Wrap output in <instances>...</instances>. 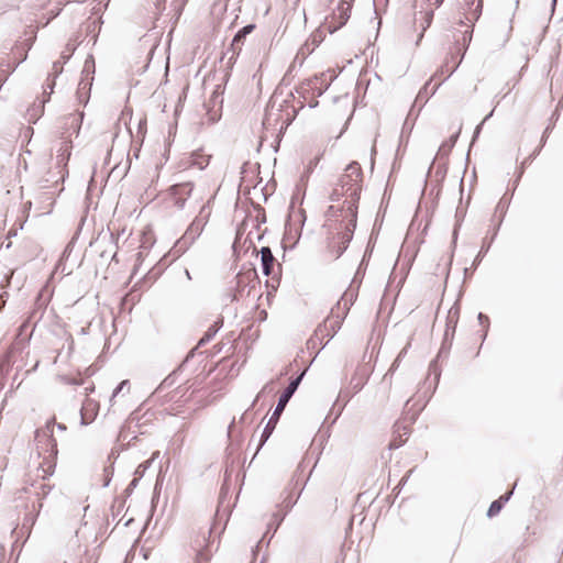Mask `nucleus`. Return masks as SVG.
<instances>
[{"label": "nucleus", "instance_id": "1", "mask_svg": "<svg viewBox=\"0 0 563 563\" xmlns=\"http://www.w3.org/2000/svg\"><path fill=\"white\" fill-rule=\"evenodd\" d=\"M362 191H352L350 188H342V191H336V186H333L329 199V206L325 217L328 221H339L340 218L349 219L350 224L357 222L358 202Z\"/></svg>", "mask_w": 563, "mask_h": 563}, {"label": "nucleus", "instance_id": "2", "mask_svg": "<svg viewBox=\"0 0 563 563\" xmlns=\"http://www.w3.org/2000/svg\"><path fill=\"white\" fill-rule=\"evenodd\" d=\"M55 419L46 422L43 428L35 432L36 448L38 454L43 455V461L40 463V468L43 472V478L52 475L56 466L57 444L53 438Z\"/></svg>", "mask_w": 563, "mask_h": 563}, {"label": "nucleus", "instance_id": "3", "mask_svg": "<svg viewBox=\"0 0 563 563\" xmlns=\"http://www.w3.org/2000/svg\"><path fill=\"white\" fill-rule=\"evenodd\" d=\"M327 227L331 235L328 241L329 257L336 260L343 254L351 242L356 222L350 224L349 219L340 218L339 221L330 222L327 220Z\"/></svg>", "mask_w": 563, "mask_h": 563}, {"label": "nucleus", "instance_id": "4", "mask_svg": "<svg viewBox=\"0 0 563 563\" xmlns=\"http://www.w3.org/2000/svg\"><path fill=\"white\" fill-rule=\"evenodd\" d=\"M457 2L461 16L459 20L460 29L456 31L464 35V44L471 43L473 26L482 14L483 0H457Z\"/></svg>", "mask_w": 563, "mask_h": 563}, {"label": "nucleus", "instance_id": "5", "mask_svg": "<svg viewBox=\"0 0 563 563\" xmlns=\"http://www.w3.org/2000/svg\"><path fill=\"white\" fill-rule=\"evenodd\" d=\"M345 319L331 309L324 321L317 327L309 340L312 347H323L341 329Z\"/></svg>", "mask_w": 563, "mask_h": 563}, {"label": "nucleus", "instance_id": "6", "mask_svg": "<svg viewBox=\"0 0 563 563\" xmlns=\"http://www.w3.org/2000/svg\"><path fill=\"white\" fill-rule=\"evenodd\" d=\"M468 45L470 43L464 44V35H461V37H456L454 51L451 53L450 57H448L444 60L442 66L435 71V74L431 78V80L437 81L435 87L440 86L456 70V68L462 62V58Z\"/></svg>", "mask_w": 563, "mask_h": 563}, {"label": "nucleus", "instance_id": "7", "mask_svg": "<svg viewBox=\"0 0 563 563\" xmlns=\"http://www.w3.org/2000/svg\"><path fill=\"white\" fill-rule=\"evenodd\" d=\"M353 0H340L331 14L325 18L324 30L332 34L343 27L351 16Z\"/></svg>", "mask_w": 563, "mask_h": 563}, {"label": "nucleus", "instance_id": "8", "mask_svg": "<svg viewBox=\"0 0 563 563\" xmlns=\"http://www.w3.org/2000/svg\"><path fill=\"white\" fill-rule=\"evenodd\" d=\"M336 191H342V188H350L352 191H362L363 187V170L361 165L352 162L346 166L343 174L340 175L336 183Z\"/></svg>", "mask_w": 563, "mask_h": 563}, {"label": "nucleus", "instance_id": "9", "mask_svg": "<svg viewBox=\"0 0 563 563\" xmlns=\"http://www.w3.org/2000/svg\"><path fill=\"white\" fill-rule=\"evenodd\" d=\"M443 1L444 0H423L424 5L419 12H417L415 16V25L418 30H420L416 45H419L424 35V32L432 23L434 10L438 9L443 3Z\"/></svg>", "mask_w": 563, "mask_h": 563}, {"label": "nucleus", "instance_id": "10", "mask_svg": "<svg viewBox=\"0 0 563 563\" xmlns=\"http://www.w3.org/2000/svg\"><path fill=\"white\" fill-rule=\"evenodd\" d=\"M358 285L355 286L351 284L338 300L335 306L332 307V310L345 319L351 307L354 305L358 297Z\"/></svg>", "mask_w": 563, "mask_h": 563}, {"label": "nucleus", "instance_id": "11", "mask_svg": "<svg viewBox=\"0 0 563 563\" xmlns=\"http://www.w3.org/2000/svg\"><path fill=\"white\" fill-rule=\"evenodd\" d=\"M374 371L371 362H363L356 366L351 377L350 385L354 393H358L367 383Z\"/></svg>", "mask_w": 563, "mask_h": 563}, {"label": "nucleus", "instance_id": "12", "mask_svg": "<svg viewBox=\"0 0 563 563\" xmlns=\"http://www.w3.org/2000/svg\"><path fill=\"white\" fill-rule=\"evenodd\" d=\"M194 184L191 181L173 185L169 188L172 200L177 207H183L187 199L191 196Z\"/></svg>", "mask_w": 563, "mask_h": 563}, {"label": "nucleus", "instance_id": "13", "mask_svg": "<svg viewBox=\"0 0 563 563\" xmlns=\"http://www.w3.org/2000/svg\"><path fill=\"white\" fill-rule=\"evenodd\" d=\"M250 285V288L247 290V296L251 295V291L256 288V286L260 285V282L256 279L255 273H246V274H239L236 276V287H238V294L234 295V299H240L243 296V288L244 286Z\"/></svg>", "mask_w": 563, "mask_h": 563}, {"label": "nucleus", "instance_id": "14", "mask_svg": "<svg viewBox=\"0 0 563 563\" xmlns=\"http://www.w3.org/2000/svg\"><path fill=\"white\" fill-rule=\"evenodd\" d=\"M261 260H262V266H263V273L266 276L274 275L275 268H279V264L277 263L276 258L273 256V253L269 247L265 246L261 250Z\"/></svg>", "mask_w": 563, "mask_h": 563}, {"label": "nucleus", "instance_id": "15", "mask_svg": "<svg viewBox=\"0 0 563 563\" xmlns=\"http://www.w3.org/2000/svg\"><path fill=\"white\" fill-rule=\"evenodd\" d=\"M57 163L63 168L62 170V180H64L65 176L68 174L66 170L67 163L71 155V143L70 141H63L58 151Z\"/></svg>", "mask_w": 563, "mask_h": 563}, {"label": "nucleus", "instance_id": "16", "mask_svg": "<svg viewBox=\"0 0 563 563\" xmlns=\"http://www.w3.org/2000/svg\"><path fill=\"white\" fill-rule=\"evenodd\" d=\"M285 407H286L285 405H283L282 402L278 401L277 407L275 408L272 417L269 418V420L263 431L262 443H264L271 437Z\"/></svg>", "mask_w": 563, "mask_h": 563}, {"label": "nucleus", "instance_id": "17", "mask_svg": "<svg viewBox=\"0 0 563 563\" xmlns=\"http://www.w3.org/2000/svg\"><path fill=\"white\" fill-rule=\"evenodd\" d=\"M25 35L27 36L23 43H22V53L20 54V62H23L27 57V51L32 47L36 40V29L31 27L29 31L25 32Z\"/></svg>", "mask_w": 563, "mask_h": 563}, {"label": "nucleus", "instance_id": "18", "mask_svg": "<svg viewBox=\"0 0 563 563\" xmlns=\"http://www.w3.org/2000/svg\"><path fill=\"white\" fill-rule=\"evenodd\" d=\"M302 375H303V373L301 375H299L296 379L290 382V384L287 386V388L280 395L279 400H278L279 402H282L285 406L287 405V402L289 401V399L291 398V396L298 388L300 380L302 378Z\"/></svg>", "mask_w": 563, "mask_h": 563}, {"label": "nucleus", "instance_id": "19", "mask_svg": "<svg viewBox=\"0 0 563 563\" xmlns=\"http://www.w3.org/2000/svg\"><path fill=\"white\" fill-rule=\"evenodd\" d=\"M302 375H303V373L301 375H299L296 379L290 382V384L287 386V388L280 395L279 400H278L279 402H282L285 406L287 405V402L289 401V399L291 398V396L298 388L300 380L302 378Z\"/></svg>", "mask_w": 563, "mask_h": 563}, {"label": "nucleus", "instance_id": "20", "mask_svg": "<svg viewBox=\"0 0 563 563\" xmlns=\"http://www.w3.org/2000/svg\"><path fill=\"white\" fill-rule=\"evenodd\" d=\"M302 375H303V373L301 375H299L296 379L290 382V384L287 386V388L280 395L279 400H278L279 402H282L285 406L287 405V402L289 401V399L291 398V396L298 388L300 380L302 378Z\"/></svg>", "mask_w": 563, "mask_h": 563}, {"label": "nucleus", "instance_id": "21", "mask_svg": "<svg viewBox=\"0 0 563 563\" xmlns=\"http://www.w3.org/2000/svg\"><path fill=\"white\" fill-rule=\"evenodd\" d=\"M324 38L323 31L317 30L311 34L310 38L306 42L305 48L312 52Z\"/></svg>", "mask_w": 563, "mask_h": 563}, {"label": "nucleus", "instance_id": "22", "mask_svg": "<svg viewBox=\"0 0 563 563\" xmlns=\"http://www.w3.org/2000/svg\"><path fill=\"white\" fill-rule=\"evenodd\" d=\"M509 495H510V493L505 496H501L499 499L492 503V505L487 511L488 517H494L499 514V511L503 508L504 503H506L509 499Z\"/></svg>", "mask_w": 563, "mask_h": 563}, {"label": "nucleus", "instance_id": "23", "mask_svg": "<svg viewBox=\"0 0 563 563\" xmlns=\"http://www.w3.org/2000/svg\"><path fill=\"white\" fill-rule=\"evenodd\" d=\"M25 0H0V10L3 13L18 10Z\"/></svg>", "mask_w": 563, "mask_h": 563}, {"label": "nucleus", "instance_id": "24", "mask_svg": "<svg viewBox=\"0 0 563 563\" xmlns=\"http://www.w3.org/2000/svg\"><path fill=\"white\" fill-rule=\"evenodd\" d=\"M210 560L211 552L209 547L206 544L197 551L194 563H210Z\"/></svg>", "mask_w": 563, "mask_h": 563}, {"label": "nucleus", "instance_id": "25", "mask_svg": "<svg viewBox=\"0 0 563 563\" xmlns=\"http://www.w3.org/2000/svg\"><path fill=\"white\" fill-rule=\"evenodd\" d=\"M408 434H409V430L406 427H404L402 433L399 432L398 437H394L391 439V441L389 443V449L395 450V449H398L399 446H401L407 441Z\"/></svg>", "mask_w": 563, "mask_h": 563}, {"label": "nucleus", "instance_id": "26", "mask_svg": "<svg viewBox=\"0 0 563 563\" xmlns=\"http://www.w3.org/2000/svg\"><path fill=\"white\" fill-rule=\"evenodd\" d=\"M55 84H56V78L47 76L46 85H45L44 90H43V97L44 98L42 100V107L44 106V103L46 101L49 100V96L54 91Z\"/></svg>", "mask_w": 563, "mask_h": 563}, {"label": "nucleus", "instance_id": "27", "mask_svg": "<svg viewBox=\"0 0 563 563\" xmlns=\"http://www.w3.org/2000/svg\"><path fill=\"white\" fill-rule=\"evenodd\" d=\"M98 555L95 550L86 549L78 563H97Z\"/></svg>", "mask_w": 563, "mask_h": 563}, {"label": "nucleus", "instance_id": "28", "mask_svg": "<svg viewBox=\"0 0 563 563\" xmlns=\"http://www.w3.org/2000/svg\"><path fill=\"white\" fill-rule=\"evenodd\" d=\"M460 132H461V126H457L456 130L454 131V133L450 136V140L444 142L440 146V152H444L446 147H448V150H451L454 146V144L460 135Z\"/></svg>", "mask_w": 563, "mask_h": 563}, {"label": "nucleus", "instance_id": "29", "mask_svg": "<svg viewBox=\"0 0 563 563\" xmlns=\"http://www.w3.org/2000/svg\"><path fill=\"white\" fill-rule=\"evenodd\" d=\"M75 52V45L73 43H67L65 48L60 52L59 58L63 63H67L68 59L73 56Z\"/></svg>", "mask_w": 563, "mask_h": 563}, {"label": "nucleus", "instance_id": "30", "mask_svg": "<svg viewBox=\"0 0 563 563\" xmlns=\"http://www.w3.org/2000/svg\"><path fill=\"white\" fill-rule=\"evenodd\" d=\"M64 64L65 63H63L60 58L55 60L52 65V71L48 74V76L57 78V76L63 73Z\"/></svg>", "mask_w": 563, "mask_h": 563}, {"label": "nucleus", "instance_id": "31", "mask_svg": "<svg viewBox=\"0 0 563 563\" xmlns=\"http://www.w3.org/2000/svg\"><path fill=\"white\" fill-rule=\"evenodd\" d=\"M96 405L92 401H87L85 406L82 407L81 413H82V420L85 423H89L93 419V415H91L89 418L87 417V411L91 409V411L95 410Z\"/></svg>", "mask_w": 563, "mask_h": 563}, {"label": "nucleus", "instance_id": "32", "mask_svg": "<svg viewBox=\"0 0 563 563\" xmlns=\"http://www.w3.org/2000/svg\"><path fill=\"white\" fill-rule=\"evenodd\" d=\"M246 36H243L240 32H238L232 41V48L235 51L238 49V53L241 51V46L238 47V44L241 43Z\"/></svg>", "mask_w": 563, "mask_h": 563}, {"label": "nucleus", "instance_id": "33", "mask_svg": "<svg viewBox=\"0 0 563 563\" xmlns=\"http://www.w3.org/2000/svg\"><path fill=\"white\" fill-rule=\"evenodd\" d=\"M217 332V328H210L205 335L200 339V344L209 341L211 336Z\"/></svg>", "mask_w": 563, "mask_h": 563}, {"label": "nucleus", "instance_id": "34", "mask_svg": "<svg viewBox=\"0 0 563 563\" xmlns=\"http://www.w3.org/2000/svg\"><path fill=\"white\" fill-rule=\"evenodd\" d=\"M255 29V25L254 24H249L244 27H242L239 32L243 35V36H246L247 34H250L251 32H253V30Z\"/></svg>", "mask_w": 563, "mask_h": 563}, {"label": "nucleus", "instance_id": "35", "mask_svg": "<svg viewBox=\"0 0 563 563\" xmlns=\"http://www.w3.org/2000/svg\"><path fill=\"white\" fill-rule=\"evenodd\" d=\"M255 29V25L254 24H249L244 27H242L239 32L243 35V36H246L247 34H250L251 32H253V30Z\"/></svg>", "mask_w": 563, "mask_h": 563}, {"label": "nucleus", "instance_id": "36", "mask_svg": "<svg viewBox=\"0 0 563 563\" xmlns=\"http://www.w3.org/2000/svg\"><path fill=\"white\" fill-rule=\"evenodd\" d=\"M255 29V25L254 24H249L244 27H242L239 32L243 35V36H246L247 34H250L251 32H253V30Z\"/></svg>", "mask_w": 563, "mask_h": 563}, {"label": "nucleus", "instance_id": "37", "mask_svg": "<svg viewBox=\"0 0 563 563\" xmlns=\"http://www.w3.org/2000/svg\"><path fill=\"white\" fill-rule=\"evenodd\" d=\"M200 158L199 162H196L197 164L200 165V167H202L203 164H208L209 162V156H203V155H199L198 156Z\"/></svg>", "mask_w": 563, "mask_h": 563}, {"label": "nucleus", "instance_id": "38", "mask_svg": "<svg viewBox=\"0 0 563 563\" xmlns=\"http://www.w3.org/2000/svg\"><path fill=\"white\" fill-rule=\"evenodd\" d=\"M319 161H320V156L314 157V159L309 163L308 168L312 169L313 167H316L318 165Z\"/></svg>", "mask_w": 563, "mask_h": 563}, {"label": "nucleus", "instance_id": "39", "mask_svg": "<svg viewBox=\"0 0 563 563\" xmlns=\"http://www.w3.org/2000/svg\"><path fill=\"white\" fill-rule=\"evenodd\" d=\"M166 0H157L156 5L157 8H161L165 3Z\"/></svg>", "mask_w": 563, "mask_h": 563}]
</instances>
